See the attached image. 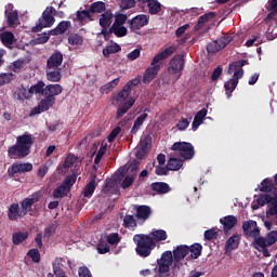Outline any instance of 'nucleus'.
I'll use <instances>...</instances> for the list:
<instances>
[{
    "mask_svg": "<svg viewBox=\"0 0 277 277\" xmlns=\"http://www.w3.org/2000/svg\"><path fill=\"white\" fill-rule=\"evenodd\" d=\"M135 211V217L137 222H142V224L153 215V209H150L149 206H136Z\"/></svg>",
    "mask_w": 277,
    "mask_h": 277,
    "instance_id": "obj_15",
    "label": "nucleus"
},
{
    "mask_svg": "<svg viewBox=\"0 0 277 277\" xmlns=\"http://www.w3.org/2000/svg\"><path fill=\"white\" fill-rule=\"evenodd\" d=\"M242 230L246 237H252L254 241L261 237V229H259V226H256V221H246L242 224Z\"/></svg>",
    "mask_w": 277,
    "mask_h": 277,
    "instance_id": "obj_11",
    "label": "nucleus"
},
{
    "mask_svg": "<svg viewBox=\"0 0 277 277\" xmlns=\"http://www.w3.org/2000/svg\"><path fill=\"white\" fill-rule=\"evenodd\" d=\"M207 51H208V53H217L219 51H222V48H221L217 39L208 43Z\"/></svg>",
    "mask_w": 277,
    "mask_h": 277,
    "instance_id": "obj_52",
    "label": "nucleus"
},
{
    "mask_svg": "<svg viewBox=\"0 0 277 277\" xmlns=\"http://www.w3.org/2000/svg\"><path fill=\"white\" fill-rule=\"evenodd\" d=\"M174 53H176V45L173 44L156 54L151 60L150 66L146 68L143 75V83L148 84L156 79L157 75H159V70H161L160 62L168 60V57L174 55Z\"/></svg>",
    "mask_w": 277,
    "mask_h": 277,
    "instance_id": "obj_1",
    "label": "nucleus"
},
{
    "mask_svg": "<svg viewBox=\"0 0 277 277\" xmlns=\"http://www.w3.org/2000/svg\"><path fill=\"white\" fill-rule=\"evenodd\" d=\"M133 241L136 243L135 252L142 259L150 256L151 252L157 248V242L153 236L146 234H136L133 236Z\"/></svg>",
    "mask_w": 277,
    "mask_h": 277,
    "instance_id": "obj_3",
    "label": "nucleus"
},
{
    "mask_svg": "<svg viewBox=\"0 0 277 277\" xmlns=\"http://www.w3.org/2000/svg\"><path fill=\"white\" fill-rule=\"evenodd\" d=\"M14 79V74L6 72V74H0V85H5V83H11Z\"/></svg>",
    "mask_w": 277,
    "mask_h": 277,
    "instance_id": "obj_54",
    "label": "nucleus"
},
{
    "mask_svg": "<svg viewBox=\"0 0 277 277\" xmlns=\"http://www.w3.org/2000/svg\"><path fill=\"white\" fill-rule=\"evenodd\" d=\"M0 40L4 47H10L16 42V38L12 31H3L0 34Z\"/></svg>",
    "mask_w": 277,
    "mask_h": 277,
    "instance_id": "obj_32",
    "label": "nucleus"
},
{
    "mask_svg": "<svg viewBox=\"0 0 277 277\" xmlns=\"http://www.w3.org/2000/svg\"><path fill=\"white\" fill-rule=\"evenodd\" d=\"M64 62V54L60 51H55L51 54V56L47 61V68L49 69H57L62 66Z\"/></svg>",
    "mask_w": 277,
    "mask_h": 277,
    "instance_id": "obj_14",
    "label": "nucleus"
},
{
    "mask_svg": "<svg viewBox=\"0 0 277 277\" xmlns=\"http://www.w3.org/2000/svg\"><path fill=\"white\" fill-rule=\"evenodd\" d=\"M241 238H239L238 234H234L232 237H229L225 243V251L233 252V250H237L239 248V241Z\"/></svg>",
    "mask_w": 277,
    "mask_h": 277,
    "instance_id": "obj_28",
    "label": "nucleus"
},
{
    "mask_svg": "<svg viewBox=\"0 0 277 277\" xmlns=\"http://www.w3.org/2000/svg\"><path fill=\"white\" fill-rule=\"evenodd\" d=\"M107 153V143H102L95 159H94V164L98 166L101 163V159H103V156Z\"/></svg>",
    "mask_w": 277,
    "mask_h": 277,
    "instance_id": "obj_48",
    "label": "nucleus"
},
{
    "mask_svg": "<svg viewBox=\"0 0 277 277\" xmlns=\"http://www.w3.org/2000/svg\"><path fill=\"white\" fill-rule=\"evenodd\" d=\"M133 214H127L123 217V227L128 228V230H135L137 228V219Z\"/></svg>",
    "mask_w": 277,
    "mask_h": 277,
    "instance_id": "obj_29",
    "label": "nucleus"
},
{
    "mask_svg": "<svg viewBox=\"0 0 277 277\" xmlns=\"http://www.w3.org/2000/svg\"><path fill=\"white\" fill-rule=\"evenodd\" d=\"M71 24L69 21H62L57 26L56 29L58 30L60 34H66L68 29H70Z\"/></svg>",
    "mask_w": 277,
    "mask_h": 277,
    "instance_id": "obj_57",
    "label": "nucleus"
},
{
    "mask_svg": "<svg viewBox=\"0 0 277 277\" xmlns=\"http://www.w3.org/2000/svg\"><path fill=\"white\" fill-rule=\"evenodd\" d=\"M28 256L31 258L34 263H40V251L38 249H30L28 251Z\"/></svg>",
    "mask_w": 277,
    "mask_h": 277,
    "instance_id": "obj_63",
    "label": "nucleus"
},
{
    "mask_svg": "<svg viewBox=\"0 0 277 277\" xmlns=\"http://www.w3.org/2000/svg\"><path fill=\"white\" fill-rule=\"evenodd\" d=\"M274 189V181L269 179H265L261 182L260 192H263L264 194H269Z\"/></svg>",
    "mask_w": 277,
    "mask_h": 277,
    "instance_id": "obj_46",
    "label": "nucleus"
},
{
    "mask_svg": "<svg viewBox=\"0 0 277 277\" xmlns=\"http://www.w3.org/2000/svg\"><path fill=\"white\" fill-rule=\"evenodd\" d=\"M6 23L9 27H16L19 24L18 11H12L6 14Z\"/></svg>",
    "mask_w": 277,
    "mask_h": 277,
    "instance_id": "obj_41",
    "label": "nucleus"
},
{
    "mask_svg": "<svg viewBox=\"0 0 277 277\" xmlns=\"http://www.w3.org/2000/svg\"><path fill=\"white\" fill-rule=\"evenodd\" d=\"M110 34H115L117 38H124L127 36V27L118 24H113L109 28Z\"/></svg>",
    "mask_w": 277,
    "mask_h": 277,
    "instance_id": "obj_38",
    "label": "nucleus"
},
{
    "mask_svg": "<svg viewBox=\"0 0 277 277\" xmlns=\"http://www.w3.org/2000/svg\"><path fill=\"white\" fill-rule=\"evenodd\" d=\"M203 237H205L206 241H212V239H217V232L213 228L207 229L203 233Z\"/></svg>",
    "mask_w": 277,
    "mask_h": 277,
    "instance_id": "obj_61",
    "label": "nucleus"
},
{
    "mask_svg": "<svg viewBox=\"0 0 277 277\" xmlns=\"http://www.w3.org/2000/svg\"><path fill=\"white\" fill-rule=\"evenodd\" d=\"M6 215L10 222H16L22 217H25V214H23V210H21V206H18V203H12L8 209Z\"/></svg>",
    "mask_w": 277,
    "mask_h": 277,
    "instance_id": "obj_18",
    "label": "nucleus"
},
{
    "mask_svg": "<svg viewBox=\"0 0 277 277\" xmlns=\"http://www.w3.org/2000/svg\"><path fill=\"white\" fill-rule=\"evenodd\" d=\"M233 40V37L229 35H224L223 37H221L220 39H216V41L219 42L221 50L222 49H226V47H228V43Z\"/></svg>",
    "mask_w": 277,
    "mask_h": 277,
    "instance_id": "obj_56",
    "label": "nucleus"
},
{
    "mask_svg": "<svg viewBox=\"0 0 277 277\" xmlns=\"http://www.w3.org/2000/svg\"><path fill=\"white\" fill-rule=\"evenodd\" d=\"M138 3V6L144 5V3H147L148 12L149 14H159L161 12V3L159 0H136Z\"/></svg>",
    "mask_w": 277,
    "mask_h": 277,
    "instance_id": "obj_22",
    "label": "nucleus"
},
{
    "mask_svg": "<svg viewBox=\"0 0 277 277\" xmlns=\"http://www.w3.org/2000/svg\"><path fill=\"white\" fill-rule=\"evenodd\" d=\"M133 105H135V98L133 97H130L123 104H119L117 108L116 120H120V118H122V116H124V114H127V111H129Z\"/></svg>",
    "mask_w": 277,
    "mask_h": 277,
    "instance_id": "obj_24",
    "label": "nucleus"
},
{
    "mask_svg": "<svg viewBox=\"0 0 277 277\" xmlns=\"http://www.w3.org/2000/svg\"><path fill=\"white\" fill-rule=\"evenodd\" d=\"M89 12L93 15V17H94V14H101L102 12H105V2L103 1L93 2L89 8Z\"/></svg>",
    "mask_w": 277,
    "mask_h": 277,
    "instance_id": "obj_39",
    "label": "nucleus"
},
{
    "mask_svg": "<svg viewBox=\"0 0 277 277\" xmlns=\"http://www.w3.org/2000/svg\"><path fill=\"white\" fill-rule=\"evenodd\" d=\"M29 238V233L27 232H16L12 235V241L14 246H21L23 241H27Z\"/></svg>",
    "mask_w": 277,
    "mask_h": 277,
    "instance_id": "obj_34",
    "label": "nucleus"
},
{
    "mask_svg": "<svg viewBox=\"0 0 277 277\" xmlns=\"http://www.w3.org/2000/svg\"><path fill=\"white\" fill-rule=\"evenodd\" d=\"M69 18L74 23H78L80 27H83V25H88V23H92L94 21V15L90 13V10H78L76 14H71Z\"/></svg>",
    "mask_w": 277,
    "mask_h": 277,
    "instance_id": "obj_10",
    "label": "nucleus"
},
{
    "mask_svg": "<svg viewBox=\"0 0 277 277\" xmlns=\"http://www.w3.org/2000/svg\"><path fill=\"white\" fill-rule=\"evenodd\" d=\"M56 13L55 8L48 6L43 11L41 17L38 19L36 26L32 27L31 32L38 34L42 31L44 28L53 27L55 24V17L54 14Z\"/></svg>",
    "mask_w": 277,
    "mask_h": 277,
    "instance_id": "obj_5",
    "label": "nucleus"
},
{
    "mask_svg": "<svg viewBox=\"0 0 277 277\" xmlns=\"http://www.w3.org/2000/svg\"><path fill=\"white\" fill-rule=\"evenodd\" d=\"M55 105V100H52L50 97L44 96L43 100L40 101L39 107L41 108V111H49L51 107Z\"/></svg>",
    "mask_w": 277,
    "mask_h": 277,
    "instance_id": "obj_43",
    "label": "nucleus"
},
{
    "mask_svg": "<svg viewBox=\"0 0 277 277\" xmlns=\"http://www.w3.org/2000/svg\"><path fill=\"white\" fill-rule=\"evenodd\" d=\"M116 189V179L115 177H110L107 179L105 182V185L102 187V192L103 194H111V190Z\"/></svg>",
    "mask_w": 277,
    "mask_h": 277,
    "instance_id": "obj_45",
    "label": "nucleus"
},
{
    "mask_svg": "<svg viewBox=\"0 0 277 277\" xmlns=\"http://www.w3.org/2000/svg\"><path fill=\"white\" fill-rule=\"evenodd\" d=\"M277 241V232L272 230L269 232L266 237L260 236L255 238V241H253V247L255 250H259V252H262L263 256H272L269 253V246H274Z\"/></svg>",
    "mask_w": 277,
    "mask_h": 277,
    "instance_id": "obj_4",
    "label": "nucleus"
},
{
    "mask_svg": "<svg viewBox=\"0 0 277 277\" xmlns=\"http://www.w3.org/2000/svg\"><path fill=\"white\" fill-rule=\"evenodd\" d=\"M238 84H239V81L233 80V78L229 79L227 82H225L224 88L227 94V98H230L233 92H235Z\"/></svg>",
    "mask_w": 277,
    "mask_h": 277,
    "instance_id": "obj_42",
    "label": "nucleus"
},
{
    "mask_svg": "<svg viewBox=\"0 0 277 277\" xmlns=\"http://www.w3.org/2000/svg\"><path fill=\"white\" fill-rule=\"evenodd\" d=\"M64 92V87L62 84H48L44 88V95L48 98H52V101H55V96H60Z\"/></svg>",
    "mask_w": 277,
    "mask_h": 277,
    "instance_id": "obj_17",
    "label": "nucleus"
},
{
    "mask_svg": "<svg viewBox=\"0 0 277 277\" xmlns=\"http://www.w3.org/2000/svg\"><path fill=\"white\" fill-rule=\"evenodd\" d=\"M75 183H77V175L71 174L65 177L63 185L65 187H68V190L70 192V187H72V185H75Z\"/></svg>",
    "mask_w": 277,
    "mask_h": 277,
    "instance_id": "obj_55",
    "label": "nucleus"
},
{
    "mask_svg": "<svg viewBox=\"0 0 277 277\" xmlns=\"http://www.w3.org/2000/svg\"><path fill=\"white\" fill-rule=\"evenodd\" d=\"M171 150H177L183 157V159L189 160L194 159L196 151L194 150V145L187 142H176L172 145Z\"/></svg>",
    "mask_w": 277,
    "mask_h": 277,
    "instance_id": "obj_9",
    "label": "nucleus"
},
{
    "mask_svg": "<svg viewBox=\"0 0 277 277\" xmlns=\"http://www.w3.org/2000/svg\"><path fill=\"white\" fill-rule=\"evenodd\" d=\"M246 64H248V61L241 60V61L234 62L233 64L229 65V70H235L232 78L234 81H239V79L243 77V66H246Z\"/></svg>",
    "mask_w": 277,
    "mask_h": 277,
    "instance_id": "obj_16",
    "label": "nucleus"
},
{
    "mask_svg": "<svg viewBox=\"0 0 277 277\" xmlns=\"http://www.w3.org/2000/svg\"><path fill=\"white\" fill-rule=\"evenodd\" d=\"M113 18H114V13H111V10H108L101 15L100 26L103 28L102 34L105 37L109 36V32H107V27L111 25Z\"/></svg>",
    "mask_w": 277,
    "mask_h": 277,
    "instance_id": "obj_19",
    "label": "nucleus"
},
{
    "mask_svg": "<svg viewBox=\"0 0 277 277\" xmlns=\"http://www.w3.org/2000/svg\"><path fill=\"white\" fill-rule=\"evenodd\" d=\"M267 10L271 11V12L267 14L265 21H266V23H269V21H274V18H276V16H277V8L274 6L273 4L268 3Z\"/></svg>",
    "mask_w": 277,
    "mask_h": 277,
    "instance_id": "obj_58",
    "label": "nucleus"
},
{
    "mask_svg": "<svg viewBox=\"0 0 277 277\" xmlns=\"http://www.w3.org/2000/svg\"><path fill=\"white\" fill-rule=\"evenodd\" d=\"M151 235L157 241H166L168 239V234L163 229L155 230Z\"/></svg>",
    "mask_w": 277,
    "mask_h": 277,
    "instance_id": "obj_53",
    "label": "nucleus"
},
{
    "mask_svg": "<svg viewBox=\"0 0 277 277\" xmlns=\"http://www.w3.org/2000/svg\"><path fill=\"white\" fill-rule=\"evenodd\" d=\"M120 51H122V47H120V44L111 43L103 49V55L104 57H109V55H114V53H120Z\"/></svg>",
    "mask_w": 277,
    "mask_h": 277,
    "instance_id": "obj_35",
    "label": "nucleus"
},
{
    "mask_svg": "<svg viewBox=\"0 0 277 277\" xmlns=\"http://www.w3.org/2000/svg\"><path fill=\"white\" fill-rule=\"evenodd\" d=\"M106 241L110 246H118L120 243V235L113 233L106 236Z\"/></svg>",
    "mask_w": 277,
    "mask_h": 277,
    "instance_id": "obj_50",
    "label": "nucleus"
},
{
    "mask_svg": "<svg viewBox=\"0 0 277 277\" xmlns=\"http://www.w3.org/2000/svg\"><path fill=\"white\" fill-rule=\"evenodd\" d=\"M96 250H97L98 254H107V252H109V250H111V248L109 247L107 241L100 240L96 246Z\"/></svg>",
    "mask_w": 277,
    "mask_h": 277,
    "instance_id": "obj_49",
    "label": "nucleus"
},
{
    "mask_svg": "<svg viewBox=\"0 0 277 277\" xmlns=\"http://www.w3.org/2000/svg\"><path fill=\"white\" fill-rule=\"evenodd\" d=\"M77 156L69 154L63 162V168H72L77 163Z\"/></svg>",
    "mask_w": 277,
    "mask_h": 277,
    "instance_id": "obj_51",
    "label": "nucleus"
},
{
    "mask_svg": "<svg viewBox=\"0 0 277 277\" xmlns=\"http://www.w3.org/2000/svg\"><path fill=\"white\" fill-rule=\"evenodd\" d=\"M150 21V16L146 14H140L129 21L131 31H140L142 27H146Z\"/></svg>",
    "mask_w": 277,
    "mask_h": 277,
    "instance_id": "obj_13",
    "label": "nucleus"
},
{
    "mask_svg": "<svg viewBox=\"0 0 277 277\" xmlns=\"http://www.w3.org/2000/svg\"><path fill=\"white\" fill-rule=\"evenodd\" d=\"M256 202L260 207H265L266 205H268V207H276L277 194L274 197L269 194H260L256 198Z\"/></svg>",
    "mask_w": 277,
    "mask_h": 277,
    "instance_id": "obj_20",
    "label": "nucleus"
},
{
    "mask_svg": "<svg viewBox=\"0 0 277 277\" xmlns=\"http://www.w3.org/2000/svg\"><path fill=\"white\" fill-rule=\"evenodd\" d=\"M69 192L68 187L62 184L53 190V198H64Z\"/></svg>",
    "mask_w": 277,
    "mask_h": 277,
    "instance_id": "obj_44",
    "label": "nucleus"
},
{
    "mask_svg": "<svg viewBox=\"0 0 277 277\" xmlns=\"http://www.w3.org/2000/svg\"><path fill=\"white\" fill-rule=\"evenodd\" d=\"M14 98H16V101H25L31 98V94L29 93V90L22 87L14 92Z\"/></svg>",
    "mask_w": 277,
    "mask_h": 277,
    "instance_id": "obj_40",
    "label": "nucleus"
},
{
    "mask_svg": "<svg viewBox=\"0 0 277 277\" xmlns=\"http://www.w3.org/2000/svg\"><path fill=\"white\" fill-rule=\"evenodd\" d=\"M185 70V55L176 54L169 61L168 74L175 77L179 81L180 77H183V71Z\"/></svg>",
    "mask_w": 277,
    "mask_h": 277,
    "instance_id": "obj_6",
    "label": "nucleus"
},
{
    "mask_svg": "<svg viewBox=\"0 0 277 277\" xmlns=\"http://www.w3.org/2000/svg\"><path fill=\"white\" fill-rule=\"evenodd\" d=\"M190 252V259H198L202 255V245L195 242L190 247H188V253Z\"/></svg>",
    "mask_w": 277,
    "mask_h": 277,
    "instance_id": "obj_37",
    "label": "nucleus"
},
{
    "mask_svg": "<svg viewBox=\"0 0 277 277\" xmlns=\"http://www.w3.org/2000/svg\"><path fill=\"white\" fill-rule=\"evenodd\" d=\"M137 0H121L120 8L121 10H131V8H135Z\"/></svg>",
    "mask_w": 277,
    "mask_h": 277,
    "instance_id": "obj_60",
    "label": "nucleus"
},
{
    "mask_svg": "<svg viewBox=\"0 0 277 277\" xmlns=\"http://www.w3.org/2000/svg\"><path fill=\"white\" fill-rule=\"evenodd\" d=\"M98 182H96V174L92 175L91 181L84 186L83 189V197L84 198H92L94 192L96 190V186Z\"/></svg>",
    "mask_w": 277,
    "mask_h": 277,
    "instance_id": "obj_26",
    "label": "nucleus"
},
{
    "mask_svg": "<svg viewBox=\"0 0 277 277\" xmlns=\"http://www.w3.org/2000/svg\"><path fill=\"white\" fill-rule=\"evenodd\" d=\"M237 216L235 215H227L222 219H220V224L223 226L224 233H228L229 230H233L237 226Z\"/></svg>",
    "mask_w": 277,
    "mask_h": 277,
    "instance_id": "obj_21",
    "label": "nucleus"
},
{
    "mask_svg": "<svg viewBox=\"0 0 277 277\" xmlns=\"http://www.w3.org/2000/svg\"><path fill=\"white\" fill-rule=\"evenodd\" d=\"M120 83V78H116L113 81L108 82L107 84L102 87V91L103 92H109V90H114V88H116V85H118Z\"/></svg>",
    "mask_w": 277,
    "mask_h": 277,
    "instance_id": "obj_59",
    "label": "nucleus"
},
{
    "mask_svg": "<svg viewBox=\"0 0 277 277\" xmlns=\"http://www.w3.org/2000/svg\"><path fill=\"white\" fill-rule=\"evenodd\" d=\"M68 42L71 44V47H77L83 44V37L79 34H71L68 37Z\"/></svg>",
    "mask_w": 277,
    "mask_h": 277,
    "instance_id": "obj_47",
    "label": "nucleus"
},
{
    "mask_svg": "<svg viewBox=\"0 0 277 277\" xmlns=\"http://www.w3.org/2000/svg\"><path fill=\"white\" fill-rule=\"evenodd\" d=\"M170 267H172V251H164L157 260L158 274L155 277H173L170 275Z\"/></svg>",
    "mask_w": 277,
    "mask_h": 277,
    "instance_id": "obj_7",
    "label": "nucleus"
},
{
    "mask_svg": "<svg viewBox=\"0 0 277 277\" xmlns=\"http://www.w3.org/2000/svg\"><path fill=\"white\" fill-rule=\"evenodd\" d=\"M212 18H215V12H209L201 15L195 26L196 29H202V27H205V23H209Z\"/></svg>",
    "mask_w": 277,
    "mask_h": 277,
    "instance_id": "obj_36",
    "label": "nucleus"
},
{
    "mask_svg": "<svg viewBox=\"0 0 277 277\" xmlns=\"http://www.w3.org/2000/svg\"><path fill=\"white\" fill-rule=\"evenodd\" d=\"M40 198H42V195L40 193H34L29 197L22 200L21 208L24 216L27 215V213L31 212V207H34L36 202H40Z\"/></svg>",
    "mask_w": 277,
    "mask_h": 277,
    "instance_id": "obj_12",
    "label": "nucleus"
},
{
    "mask_svg": "<svg viewBox=\"0 0 277 277\" xmlns=\"http://www.w3.org/2000/svg\"><path fill=\"white\" fill-rule=\"evenodd\" d=\"M79 277H92V273L88 266H81L78 271Z\"/></svg>",
    "mask_w": 277,
    "mask_h": 277,
    "instance_id": "obj_64",
    "label": "nucleus"
},
{
    "mask_svg": "<svg viewBox=\"0 0 277 277\" xmlns=\"http://www.w3.org/2000/svg\"><path fill=\"white\" fill-rule=\"evenodd\" d=\"M133 181H135V176L127 175L123 181L121 182L122 189H129L131 185H133Z\"/></svg>",
    "mask_w": 277,
    "mask_h": 277,
    "instance_id": "obj_62",
    "label": "nucleus"
},
{
    "mask_svg": "<svg viewBox=\"0 0 277 277\" xmlns=\"http://www.w3.org/2000/svg\"><path fill=\"white\" fill-rule=\"evenodd\" d=\"M167 166L171 172H179V170L183 168V160L171 157L168 159Z\"/></svg>",
    "mask_w": 277,
    "mask_h": 277,
    "instance_id": "obj_33",
    "label": "nucleus"
},
{
    "mask_svg": "<svg viewBox=\"0 0 277 277\" xmlns=\"http://www.w3.org/2000/svg\"><path fill=\"white\" fill-rule=\"evenodd\" d=\"M31 146H34V135L25 132L16 137V143L8 148V157L10 159H25L31 155Z\"/></svg>",
    "mask_w": 277,
    "mask_h": 277,
    "instance_id": "obj_2",
    "label": "nucleus"
},
{
    "mask_svg": "<svg viewBox=\"0 0 277 277\" xmlns=\"http://www.w3.org/2000/svg\"><path fill=\"white\" fill-rule=\"evenodd\" d=\"M140 83H142V79L140 78V76L128 81V83L123 87V89L118 92V94L115 97V101H117V103H119V105L127 103V98H129V96H131V91L136 85H140Z\"/></svg>",
    "mask_w": 277,
    "mask_h": 277,
    "instance_id": "obj_8",
    "label": "nucleus"
},
{
    "mask_svg": "<svg viewBox=\"0 0 277 277\" xmlns=\"http://www.w3.org/2000/svg\"><path fill=\"white\" fill-rule=\"evenodd\" d=\"M172 253L173 259H180L183 261L187 254H189V246L187 245H180L177 246Z\"/></svg>",
    "mask_w": 277,
    "mask_h": 277,
    "instance_id": "obj_27",
    "label": "nucleus"
},
{
    "mask_svg": "<svg viewBox=\"0 0 277 277\" xmlns=\"http://www.w3.org/2000/svg\"><path fill=\"white\" fill-rule=\"evenodd\" d=\"M45 79L52 83H60V81H62V68L49 69V67H47Z\"/></svg>",
    "mask_w": 277,
    "mask_h": 277,
    "instance_id": "obj_25",
    "label": "nucleus"
},
{
    "mask_svg": "<svg viewBox=\"0 0 277 277\" xmlns=\"http://www.w3.org/2000/svg\"><path fill=\"white\" fill-rule=\"evenodd\" d=\"M44 88H47L44 81L39 80L36 84L28 89L30 97L34 96V94H40L41 96H44Z\"/></svg>",
    "mask_w": 277,
    "mask_h": 277,
    "instance_id": "obj_30",
    "label": "nucleus"
},
{
    "mask_svg": "<svg viewBox=\"0 0 277 277\" xmlns=\"http://www.w3.org/2000/svg\"><path fill=\"white\" fill-rule=\"evenodd\" d=\"M150 189L153 192H156V194L160 196H163L164 194H170V192H172V188L166 182H154L150 184Z\"/></svg>",
    "mask_w": 277,
    "mask_h": 277,
    "instance_id": "obj_23",
    "label": "nucleus"
},
{
    "mask_svg": "<svg viewBox=\"0 0 277 277\" xmlns=\"http://www.w3.org/2000/svg\"><path fill=\"white\" fill-rule=\"evenodd\" d=\"M148 118V114L146 113H142L134 121V124L131 129V134L132 135H137V131H140V127H142V124H144V122L146 121V119Z\"/></svg>",
    "mask_w": 277,
    "mask_h": 277,
    "instance_id": "obj_31",
    "label": "nucleus"
}]
</instances>
